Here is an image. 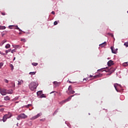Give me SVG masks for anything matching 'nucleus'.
<instances>
[{"instance_id":"obj_1","label":"nucleus","mask_w":128,"mask_h":128,"mask_svg":"<svg viewBox=\"0 0 128 128\" xmlns=\"http://www.w3.org/2000/svg\"><path fill=\"white\" fill-rule=\"evenodd\" d=\"M38 83L36 82H32L29 84V88L30 90H36V88H38Z\"/></svg>"},{"instance_id":"obj_2","label":"nucleus","mask_w":128,"mask_h":128,"mask_svg":"<svg viewBox=\"0 0 128 128\" xmlns=\"http://www.w3.org/2000/svg\"><path fill=\"white\" fill-rule=\"evenodd\" d=\"M26 118H28V116L26 115V114H20L17 116L16 120H20Z\"/></svg>"},{"instance_id":"obj_3","label":"nucleus","mask_w":128,"mask_h":128,"mask_svg":"<svg viewBox=\"0 0 128 128\" xmlns=\"http://www.w3.org/2000/svg\"><path fill=\"white\" fill-rule=\"evenodd\" d=\"M73 96H74V95H72V96H69L67 99L64 100L62 102H60V104H64L65 102H70V100H72V98Z\"/></svg>"},{"instance_id":"obj_4","label":"nucleus","mask_w":128,"mask_h":128,"mask_svg":"<svg viewBox=\"0 0 128 128\" xmlns=\"http://www.w3.org/2000/svg\"><path fill=\"white\" fill-rule=\"evenodd\" d=\"M0 94L2 96H6V88H0Z\"/></svg>"},{"instance_id":"obj_5","label":"nucleus","mask_w":128,"mask_h":128,"mask_svg":"<svg viewBox=\"0 0 128 128\" xmlns=\"http://www.w3.org/2000/svg\"><path fill=\"white\" fill-rule=\"evenodd\" d=\"M12 114H10V116H8V114H6L3 116V118H2V120L4 122L6 121V120H8V118H12Z\"/></svg>"},{"instance_id":"obj_6","label":"nucleus","mask_w":128,"mask_h":128,"mask_svg":"<svg viewBox=\"0 0 128 128\" xmlns=\"http://www.w3.org/2000/svg\"><path fill=\"white\" fill-rule=\"evenodd\" d=\"M122 88V86L120 84H114V88H115V90L118 92V87Z\"/></svg>"},{"instance_id":"obj_7","label":"nucleus","mask_w":128,"mask_h":128,"mask_svg":"<svg viewBox=\"0 0 128 128\" xmlns=\"http://www.w3.org/2000/svg\"><path fill=\"white\" fill-rule=\"evenodd\" d=\"M14 93V90H6V94H12Z\"/></svg>"},{"instance_id":"obj_8","label":"nucleus","mask_w":128,"mask_h":128,"mask_svg":"<svg viewBox=\"0 0 128 128\" xmlns=\"http://www.w3.org/2000/svg\"><path fill=\"white\" fill-rule=\"evenodd\" d=\"M112 65H114V62L112 60H110L108 62V66H112Z\"/></svg>"},{"instance_id":"obj_9","label":"nucleus","mask_w":128,"mask_h":128,"mask_svg":"<svg viewBox=\"0 0 128 128\" xmlns=\"http://www.w3.org/2000/svg\"><path fill=\"white\" fill-rule=\"evenodd\" d=\"M106 46V42H104L100 44V46H101V48H104V46Z\"/></svg>"},{"instance_id":"obj_10","label":"nucleus","mask_w":128,"mask_h":128,"mask_svg":"<svg viewBox=\"0 0 128 128\" xmlns=\"http://www.w3.org/2000/svg\"><path fill=\"white\" fill-rule=\"evenodd\" d=\"M110 48L112 54H116V50L113 46H111Z\"/></svg>"},{"instance_id":"obj_11","label":"nucleus","mask_w":128,"mask_h":128,"mask_svg":"<svg viewBox=\"0 0 128 128\" xmlns=\"http://www.w3.org/2000/svg\"><path fill=\"white\" fill-rule=\"evenodd\" d=\"M18 86H20L24 84V81L22 80H20V81H18Z\"/></svg>"},{"instance_id":"obj_12","label":"nucleus","mask_w":128,"mask_h":128,"mask_svg":"<svg viewBox=\"0 0 128 128\" xmlns=\"http://www.w3.org/2000/svg\"><path fill=\"white\" fill-rule=\"evenodd\" d=\"M10 100V98L8 96L4 97V100Z\"/></svg>"},{"instance_id":"obj_13","label":"nucleus","mask_w":128,"mask_h":128,"mask_svg":"<svg viewBox=\"0 0 128 128\" xmlns=\"http://www.w3.org/2000/svg\"><path fill=\"white\" fill-rule=\"evenodd\" d=\"M69 92H70L69 94H74V93L76 92H75L74 90H70V91H69Z\"/></svg>"},{"instance_id":"obj_14","label":"nucleus","mask_w":128,"mask_h":128,"mask_svg":"<svg viewBox=\"0 0 128 128\" xmlns=\"http://www.w3.org/2000/svg\"><path fill=\"white\" fill-rule=\"evenodd\" d=\"M36 94L38 96H40V94H42V90L38 91Z\"/></svg>"},{"instance_id":"obj_15","label":"nucleus","mask_w":128,"mask_h":128,"mask_svg":"<svg viewBox=\"0 0 128 128\" xmlns=\"http://www.w3.org/2000/svg\"><path fill=\"white\" fill-rule=\"evenodd\" d=\"M6 48H10V44H7L6 46H5Z\"/></svg>"},{"instance_id":"obj_16","label":"nucleus","mask_w":128,"mask_h":128,"mask_svg":"<svg viewBox=\"0 0 128 128\" xmlns=\"http://www.w3.org/2000/svg\"><path fill=\"white\" fill-rule=\"evenodd\" d=\"M36 118H37L36 116H32V118H30V120H36Z\"/></svg>"},{"instance_id":"obj_17","label":"nucleus","mask_w":128,"mask_h":128,"mask_svg":"<svg viewBox=\"0 0 128 128\" xmlns=\"http://www.w3.org/2000/svg\"><path fill=\"white\" fill-rule=\"evenodd\" d=\"M10 50H12V49H9L8 50H6L5 51V52H6V54H8V52H10Z\"/></svg>"},{"instance_id":"obj_18","label":"nucleus","mask_w":128,"mask_h":128,"mask_svg":"<svg viewBox=\"0 0 128 128\" xmlns=\"http://www.w3.org/2000/svg\"><path fill=\"white\" fill-rule=\"evenodd\" d=\"M36 72H30L29 73V74H31V76H34V74H36Z\"/></svg>"},{"instance_id":"obj_19","label":"nucleus","mask_w":128,"mask_h":128,"mask_svg":"<svg viewBox=\"0 0 128 128\" xmlns=\"http://www.w3.org/2000/svg\"><path fill=\"white\" fill-rule=\"evenodd\" d=\"M42 113H39L37 115H36V118H40V116H42Z\"/></svg>"},{"instance_id":"obj_20","label":"nucleus","mask_w":128,"mask_h":128,"mask_svg":"<svg viewBox=\"0 0 128 128\" xmlns=\"http://www.w3.org/2000/svg\"><path fill=\"white\" fill-rule=\"evenodd\" d=\"M0 30H6V26H0Z\"/></svg>"},{"instance_id":"obj_21","label":"nucleus","mask_w":128,"mask_h":128,"mask_svg":"<svg viewBox=\"0 0 128 128\" xmlns=\"http://www.w3.org/2000/svg\"><path fill=\"white\" fill-rule=\"evenodd\" d=\"M5 42H6V40H4L1 43V46H2Z\"/></svg>"},{"instance_id":"obj_22","label":"nucleus","mask_w":128,"mask_h":128,"mask_svg":"<svg viewBox=\"0 0 128 128\" xmlns=\"http://www.w3.org/2000/svg\"><path fill=\"white\" fill-rule=\"evenodd\" d=\"M54 84H56V86H58V82H54Z\"/></svg>"},{"instance_id":"obj_23","label":"nucleus","mask_w":128,"mask_h":128,"mask_svg":"<svg viewBox=\"0 0 128 128\" xmlns=\"http://www.w3.org/2000/svg\"><path fill=\"white\" fill-rule=\"evenodd\" d=\"M16 26V30H19V32H22V30H20V28H18V26Z\"/></svg>"},{"instance_id":"obj_24","label":"nucleus","mask_w":128,"mask_h":128,"mask_svg":"<svg viewBox=\"0 0 128 128\" xmlns=\"http://www.w3.org/2000/svg\"><path fill=\"white\" fill-rule=\"evenodd\" d=\"M4 66V62H0V69L2 68Z\"/></svg>"},{"instance_id":"obj_25","label":"nucleus","mask_w":128,"mask_h":128,"mask_svg":"<svg viewBox=\"0 0 128 128\" xmlns=\"http://www.w3.org/2000/svg\"><path fill=\"white\" fill-rule=\"evenodd\" d=\"M32 66H38V64L36 62H33L32 63Z\"/></svg>"},{"instance_id":"obj_26","label":"nucleus","mask_w":128,"mask_h":128,"mask_svg":"<svg viewBox=\"0 0 128 128\" xmlns=\"http://www.w3.org/2000/svg\"><path fill=\"white\" fill-rule=\"evenodd\" d=\"M10 66L12 70H14V66L12 65V64H10Z\"/></svg>"},{"instance_id":"obj_27","label":"nucleus","mask_w":128,"mask_h":128,"mask_svg":"<svg viewBox=\"0 0 128 128\" xmlns=\"http://www.w3.org/2000/svg\"><path fill=\"white\" fill-rule=\"evenodd\" d=\"M124 46H126V48H128V42H126L124 44Z\"/></svg>"},{"instance_id":"obj_28","label":"nucleus","mask_w":128,"mask_h":128,"mask_svg":"<svg viewBox=\"0 0 128 128\" xmlns=\"http://www.w3.org/2000/svg\"><path fill=\"white\" fill-rule=\"evenodd\" d=\"M30 106H32V104H28L26 106V107L27 108H30Z\"/></svg>"},{"instance_id":"obj_29","label":"nucleus","mask_w":128,"mask_h":128,"mask_svg":"<svg viewBox=\"0 0 128 128\" xmlns=\"http://www.w3.org/2000/svg\"><path fill=\"white\" fill-rule=\"evenodd\" d=\"M20 40H21V42H26V40L24 38H22Z\"/></svg>"},{"instance_id":"obj_30","label":"nucleus","mask_w":128,"mask_h":128,"mask_svg":"<svg viewBox=\"0 0 128 128\" xmlns=\"http://www.w3.org/2000/svg\"><path fill=\"white\" fill-rule=\"evenodd\" d=\"M123 66H128V62H126L124 63V64H123Z\"/></svg>"},{"instance_id":"obj_31","label":"nucleus","mask_w":128,"mask_h":128,"mask_svg":"<svg viewBox=\"0 0 128 128\" xmlns=\"http://www.w3.org/2000/svg\"><path fill=\"white\" fill-rule=\"evenodd\" d=\"M58 110H56L54 112V114H53V116H54V114H56V113H58Z\"/></svg>"},{"instance_id":"obj_32","label":"nucleus","mask_w":128,"mask_h":128,"mask_svg":"<svg viewBox=\"0 0 128 128\" xmlns=\"http://www.w3.org/2000/svg\"><path fill=\"white\" fill-rule=\"evenodd\" d=\"M4 82H6V84H8V80H6V79H4Z\"/></svg>"},{"instance_id":"obj_33","label":"nucleus","mask_w":128,"mask_h":128,"mask_svg":"<svg viewBox=\"0 0 128 128\" xmlns=\"http://www.w3.org/2000/svg\"><path fill=\"white\" fill-rule=\"evenodd\" d=\"M70 90H72V86H70L68 88V90H69V92L70 91Z\"/></svg>"},{"instance_id":"obj_34","label":"nucleus","mask_w":128,"mask_h":128,"mask_svg":"<svg viewBox=\"0 0 128 128\" xmlns=\"http://www.w3.org/2000/svg\"><path fill=\"white\" fill-rule=\"evenodd\" d=\"M41 98H46V96L44 95V94H42L40 96Z\"/></svg>"},{"instance_id":"obj_35","label":"nucleus","mask_w":128,"mask_h":128,"mask_svg":"<svg viewBox=\"0 0 128 128\" xmlns=\"http://www.w3.org/2000/svg\"><path fill=\"white\" fill-rule=\"evenodd\" d=\"M0 54H2V56H6V54L0 51Z\"/></svg>"},{"instance_id":"obj_36","label":"nucleus","mask_w":128,"mask_h":128,"mask_svg":"<svg viewBox=\"0 0 128 128\" xmlns=\"http://www.w3.org/2000/svg\"><path fill=\"white\" fill-rule=\"evenodd\" d=\"M19 46H18V45H16V46H14V48H19Z\"/></svg>"},{"instance_id":"obj_37","label":"nucleus","mask_w":128,"mask_h":128,"mask_svg":"<svg viewBox=\"0 0 128 128\" xmlns=\"http://www.w3.org/2000/svg\"><path fill=\"white\" fill-rule=\"evenodd\" d=\"M11 52H12V54H14V52H16V50H12Z\"/></svg>"},{"instance_id":"obj_38","label":"nucleus","mask_w":128,"mask_h":128,"mask_svg":"<svg viewBox=\"0 0 128 128\" xmlns=\"http://www.w3.org/2000/svg\"><path fill=\"white\" fill-rule=\"evenodd\" d=\"M56 24H58V22L55 21V22H54V26H56Z\"/></svg>"},{"instance_id":"obj_39","label":"nucleus","mask_w":128,"mask_h":128,"mask_svg":"<svg viewBox=\"0 0 128 128\" xmlns=\"http://www.w3.org/2000/svg\"><path fill=\"white\" fill-rule=\"evenodd\" d=\"M52 14H54V11H52Z\"/></svg>"},{"instance_id":"obj_40","label":"nucleus","mask_w":128,"mask_h":128,"mask_svg":"<svg viewBox=\"0 0 128 128\" xmlns=\"http://www.w3.org/2000/svg\"><path fill=\"white\" fill-rule=\"evenodd\" d=\"M2 16H6V14H4V12H2Z\"/></svg>"},{"instance_id":"obj_41","label":"nucleus","mask_w":128,"mask_h":128,"mask_svg":"<svg viewBox=\"0 0 128 128\" xmlns=\"http://www.w3.org/2000/svg\"><path fill=\"white\" fill-rule=\"evenodd\" d=\"M104 68H102L100 69V70H104Z\"/></svg>"},{"instance_id":"obj_42","label":"nucleus","mask_w":128,"mask_h":128,"mask_svg":"<svg viewBox=\"0 0 128 128\" xmlns=\"http://www.w3.org/2000/svg\"><path fill=\"white\" fill-rule=\"evenodd\" d=\"M10 26H9V28H10Z\"/></svg>"},{"instance_id":"obj_43","label":"nucleus","mask_w":128,"mask_h":128,"mask_svg":"<svg viewBox=\"0 0 128 128\" xmlns=\"http://www.w3.org/2000/svg\"><path fill=\"white\" fill-rule=\"evenodd\" d=\"M118 48L115 49V50H116V53L118 52Z\"/></svg>"},{"instance_id":"obj_44","label":"nucleus","mask_w":128,"mask_h":128,"mask_svg":"<svg viewBox=\"0 0 128 128\" xmlns=\"http://www.w3.org/2000/svg\"><path fill=\"white\" fill-rule=\"evenodd\" d=\"M54 91H53V92H51L50 94H54Z\"/></svg>"},{"instance_id":"obj_45","label":"nucleus","mask_w":128,"mask_h":128,"mask_svg":"<svg viewBox=\"0 0 128 128\" xmlns=\"http://www.w3.org/2000/svg\"><path fill=\"white\" fill-rule=\"evenodd\" d=\"M14 84V86H16V84L14 83H13Z\"/></svg>"},{"instance_id":"obj_46","label":"nucleus","mask_w":128,"mask_h":128,"mask_svg":"<svg viewBox=\"0 0 128 128\" xmlns=\"http://www.w3.org/2000/svg\"><path fill=\"white\" fill-rule=\"evenodd\" d=\"M18 98L16 97L15 98H14V100H18Z\"/></svg>"},{"instance_id":"obj_47","label":"nucleus","mask_w":128,"mask_h":128,"mask_svg":"<svg viewBox=\"0 0 128 128\" xmlns=\"http://www.w3.org/2000/svg\"><path fill=\"white\" fill-rule=\"evenodd\" d=\"M111 36H112V38H114V34H112Z\"/></svg>"},{"instance_id":"obj_48","label":"nucleus","mask_w":128,"mask_h":128,"mask_svg":"<svg viewBox=\"0 0 128 128\" xmlns=\"http://www.w3.org/2000/svg\"><path fill=\"white\" fill-rule=\"evenodd\" d=\"M90 78H92V76L90 75Z\"/></svg>"},{"instance_id":"obj_49","label":"nucleus","mask_w":128,"mask_h":128,"mask_svg":"<svg viewBox=\"0 0 128 128\" xmlns=\"http://www.w3.org/2000/svg\"><path fill=\"white\" fill-rule=\"evenodd\" d=\"M16 60V57L14 58L13 60Z\"/></svg>"},{"instance_id":"obj_50","label":"nucleus","mask_w":128,"mask_h":128,"mask_svg":"<svg viewBox=\"0 0 128 128\" xmlns=\"http://www.w3.org/2000/svg\"><path fill=\"white\" fill-rule=\"evenodd\" d=\"M114 72V70H112V72Z\"/></svg>"},{"instance_id":"obj_51","label":"nucleus","mask_w":128,"mask_h":128,"mask_svg":"<svg viewBox=\"0 0 128 128\" xmlns=\"http://www.w3.org/2000/svg\"><path fill=\"white\" fill-rule=\"evenodd\" d=\"M2 106L0 105V108H2Z\"/></svg>"},{"instance_id":"obj_52","label":"nucleus","mask_w":128,"mask_h":128,"mask_svg":"<svg viewBox=\"0 0 128 128\" xmlns=\"http://www.w3.org/2000/svg\"><path fill=\"white\" fill-rule=\"evenodd\" d=\"M20 34H22V32H19Z\"/></svg>"},{"instance_id":"obj_53","label":"nucleus","mask_w":128,"mask_h":128,"mask_svg":"<svg viewBox=\"0 0 128 128\" xmlns=\"http://www.w3.org/2000/svg\"><path fill=\"white\" fill-rule=\"evenodd\" d=\"M69 82L70 84V83H72V82H70H70Z\"/></svg>"},{"instance_id":"obj_54","label":"nucleus","mask_w":128,"mask_h":128,"mask_svg":"<svg viewBox=\"0 0 128 128\" xmlns=\"http://www.w3.org/2000/svg\"><path fill=\"white\" fill-rule=\"evenodd\" d=\"M16 126H18V124H16Z\"/></svg>"},{"instance_id":"obj_55","label":"nucleus","mask_w":128,"mask_h":128,"mask_svg":"<svg viewBox=\"0 0 128 128\" xmlns=\"http://www.w3.org/2000/svg\"><path fill=\"white\" fill-rule=\"evenodd\" d=\"M88 114H89V116H90V113H88Z\"/></svg>"},{"instance_id":"obj_56","label":"nucleus","mask_w":128,"mask_h":128,"mask_svg":"<svg viewBox=\"0 0 128 128\" xmlns=\"http://www.w3.org/2000/svg\"><path fill=\"white\" fill-rule=\"evenodd\" d=\"M40 120H42V119Z\"/></svg>"},{"instance_id":"obj_57","label":"nucleus","mask_w":128,"mask_h":128,"mask_svg":"<svg viewBox=\"0 0 128 128\" xmlns=\"http://www.w3.org/2000/svg\"><path fill=\"white\" fill-rule=\"evenodd\" d=\"M72 84H74V82H72Z\"/></svg>"},{"instance_id":"obj_58","label":"nucleus","mask_w":128,"mask_h":128,"mask_svg":"<svg viewBox=\"0 0 128 128\" xmlns=\"http://www.w3.org/2000/svg\"><path fill=\"white\" fill-rule=\"evenodd\" d=\"M108 60H110V58H108Z\"/></svg>"},{"instance_id":"obj_59","label":"nucleus","mask_w":128,"mask_h":128,"mask_svg":"<svg viewBox=\"0 0 128 128\" xmlns=\"http://www.w3.org/2000/svg\"><path fill=\"white\" fill-rule=\"evenodd\" d=\"M84 80H86V78H84Z\"/></svg>"},{"instance_id":"obj_60","label":"nucleus","mask_w":128,"mask_h":128,"mask_svg":"<svg viewBox=\"0 0 128 128\" xmlns=\"http://www.w3.org/2000/svg\"><path fill=\"white\" fill-rule=\"evenodd\" d=\"M76 94H74V96H76Z\"/></svg>"},{"instance_id":"obj_61","label":"nucleus","mask_w":128,"mask_h":128,"mask_svg":"<svg viewBox=\"0 0 128 128\" xmlns=\"http://www.w3.org/2000/svg\"><path fill=\"white\" fill-rule=\"evenodd\" d=\"M80 94H78V96H80Z\"/></svg>"}]
</instances>
